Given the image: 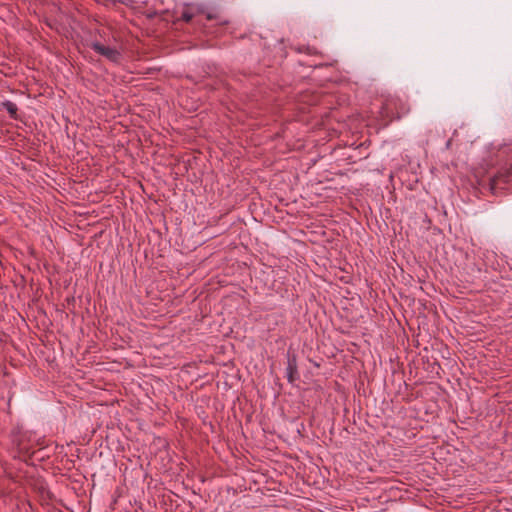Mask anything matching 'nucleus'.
I'll return each mask as SVG.
<instances>
[{
    "mask_svg": "<svg viewBox=\"0 0 512 512\" xmlns=\"http://www.w3.org/2000/svg\"><path fill=\"white\" fill-rule=\"evenodd\" d=\"M193 17L194 14L192 12H190L189 10H183L179 17V20L184 21L185 23H189L192 21Z\"/></svg>",
    "mask_w": 512,
    "mask_h": 512,
    "instance_id": "obj_5",
    "label": "nucleus"
},
{
    "mask_svg": "<svg viewBox=\"0 0 512 512\" xmlns=\"http://www.w3.org/2000/svg\"><path fill=\"white\" fill-rule=\"evenodd\" d=\"M1 106L3 109H5L9 116L14 119V120H17L18 119V107L17 105L12 102V101H4L1 103Z\"/></svg>",
    "mask_w": 512,
    "mask_h": 512,
    "instance_id": "obj_4",
    "label": "nucleus"
},
{
    "mask_svg": "<svg viewBox=\"0 0 512 512\" xmlns=\"http://www.w3.org/2000/svg\"><path fill=\"white\" fill-rule=\"evenodd\" d=\"M90 47L99 55L105 57L113 63H119L122 59V54L119 50L113 47L105 46L100 42H92Z\"/></svg>",
    "mask_w": 512,
    "mask_h": 512,
    "instance_id": "obj_1",
    "label": "nucleus"
},
{
    "mask_svg": "<svg viewBox=\"0 0 512 512\" xmlns=\"http://www.w3.org/2000/svg\"><path fill=\"white\" fill-rule=\"evenodd\" d=\"M287 380L289 383H294L299 379L297 355L288 349L287 351Z\"/></svg>",
    "mask_w": 512,
    "mask_h": 512,
    "instance_id": "obj_3",
    "label": "nucleus"
},
{
    "mask_svg": "<svg viewBox=\"0 0 512 512\" xmlns=\"http://www.w3.org/2000/svg\"><path fill=\"white\" fill-rule=\"evenodd\" d=\"M391 105H392V102L391 101H387L383 104L382 108H381V114L383 116H389V112L391 111Z\"/></svg>",
    "mask_w": 512,
    "mask_h": 512,
    "instance_id": "obj_6",
    "label": "nucleus"
},
{
    "mask_svg": "<svg viewBox=\"0 0 512 512\" xmlns=\"http://www.w3.org/2000/svg\"><path fill=\"white\" fill-rule=\"evenodd\" d=\"M512 181V164L509 168H502L495 176L490 179V189L495 193L496 189L502 188V184Z\"/></svg>",
    "mask_w": 512,
    "mask_h": 512,
    "instance_id": "obj_2",
    "label": "nucleus"
}]
</instances>
